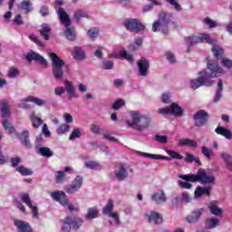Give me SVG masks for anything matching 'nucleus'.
Listing matches in <instances>:
<instances>
[{"instance_id": "nucleus-24", "label": "nucleus", "mask_w": 232, "mask_h": 232, "mask_svg": "<svg viewBox=\"0 0 232 232\" xmlns=\"http://www.w3.org/2000/svg\"><path fill=\"white\" fill-rule=\"evenodd\" d=\"M65 220L67 224H69V227H71V229H79L84 222L82 218H66Z\"/></svg>"}, {"instance_id": "nucleus-20", "label": "nucleus", "mask_w": 232, "mask_h": 232, "mask_svg": "<svg viewBox=\"0 0 232 232\" xmlns=\"http://www.w3.org/2000/svg\"><path fill=\"white\" fill-rule=\"evenodd\" d=\"M146 217L150 224H155L156 226L162 224V216L158 212L151 211L150 214H147Z\"/></svg>"}, {"instance_id": "nucleus-58", "label": "nucleus", "mask_w": 232, "mask_h": 232, "mask_svg": "<svg viewBox=\"0 0 232 232\" xmlns=\"http://www.w3.org/2000/svg\"><path fill=\"white\" fill-rule=\"evenodd\" d=\"M166 3H169L172 6H174V9L177 10V12H180L182 10V6L179 5L177 0H165Z\"/></svg>"}, {"instance_id": "nucleus-40", "label": "nucleus", "mask_w": 232, "mask_h": 232, "mask_svg": "<svg viewBox=\"0 0 232 232\" xmlns=\"http://www.w3.org/2000/svg\"><path fill=\"white\" fill-rule=\"evenodd\" d=\"M21 10H24V14H29V12H32L34 10L32 2H30V0H24L21 3Z\"/></svg>"}, {"instance_id": "nucleus-61", "label": "nucleus", "mask_w": 232, "mask_h": 232, "mask_svg": "<svg viewBox=\"0 0 232 232\" xmlns=\"http://www.w3.org/2000/svg\"><path fill=\"white\" fill-rule=\"evenodd\" d=\"M29 39H31V41H34V43H35V44H37L38 46H44V44H43L35 34H31L29 36Z\"/></svg>"}, {"instance_id": "nucleus-28", "label": "nucleus", "mask_w": 232, "mask_h": 232, "mask_svg": "<svg viewBox=\"0 0 232 232\" xmlns=\"http://www.w3.org/2000/svg\"><path fill=\"white\" fill-rule=\"evenodd\" d=\"M208 209L211 215H214L215 217H222V214L224 213V210L217 205V201H211L208 204Z\"/></svg>"}, {"instance_id": "nucleus-18", "label": "nucleus", "mask_w": 232, "mask_h": 232, "mask_svg": "<svg viewBox=\"0 0 232 232\" xmlns=\"http://www.w3.org/2000/svg\"><path fill=\"white\" fill-rule=\"evenodd\" d=\"M16 136L24 148H27V150L32 148V142H30V135L27 130H23L22 133H16Z\"/></svg>"}, {"instance_id": "nucleus-56", "label": "nucleus", "mask_w": 232, "mask_h": 232, "mask_svg": "<svg viewBox=\"0 0 232 232\" xmlns=\"http://www.w3.org/2000/svg\"><path fill=\"white\" fill-rule=\"evenodd\" d=\"M165 55L169 63H170V64H175V63H177L175 54L172 52H167Z\"/></svg>"}, {"instance_id": "nucleus-37", "label": "nucleus", "mask_w": 232, "mask_h": 232, "mask_svg": "<svg viewBox=\"0 0 232 232\" xmlns=\"http://www.w3.org/2000/svg\"><path fill=\"white\" fill-rule=\"evenodd\" d=\"M39 154L42 157H45L47 159H50V157H53V152L50 150L48 147H38Z\"/></svg>"}, {"instance_id": "nucleus-11", "label": "nucleus", "mask_w": 232, "mask_h": 232, "mask_svg": "<svg viewBox=\"0 0 232 232\" xmlns=\"http://www.w3.org/2000/svg\"><path fill=\"white\" fill-rule=\"evenodd\" d=\"M208 117V114L205 110H199L197 111L193 116L196 128H202V126L207 124Z\"/></svg>"}, {"instance_id": "nucleus-32", "label": "nucleus", "mask_w": 232, "mask_h": 232, "mask_svg": "<svg viewBox=\"0 0 232 232\" xmlns=\"http://www.w3.org/2000/svg\"><path fill=\"white\" fill-rule=\"evenodd\" d=\"M224 90V82L222 80H218V89L216 91L215 97L213 99L214 102H218L220 99H222V92Z\"/></svg>"}, {"instance_id": "nucleus-43", "label": "nucleus", "mask_w": 232, "mask_h": 232, "mask_svg": "<svg viewBox=\"0 0 232 232\" xmlns=\"http://www.w3.org/2000/svg\"><path fill=\"white\" fill-rule=\"evenodd\" d=\"M190 200H191V197L188 192H183L181 197L175 198L176 204H179L180 202H190Z\"/></svg>"}, {"instance_id": "nucleus-10", "label": "nucleus", "mask_w": 232, "mask_h": 232, "mask_svg": "<svg viewBox=\"0 0 232 232\" xmlns=\"http://www.w3.org/2000/svg\"><path fill=\"white\" fill-rule=\"evenodd\" d=\"M113 208H115V205L113 204V199H109L105 207L102 208V215H108V217L113 218L117 226H121V219H119V214L117 212H112Z\"/></svg>"}, {"instance_id": "nucleus-46", "label": "nucleus", "mask_w": 232, "mask_h": 232, "mask_svg": "<svg viewBox=\"0 0 232 232\" xmlns=\"http://www.w3.org/2000/svg\"><path fill=\"white\" fill-rule=\"evenodd\" d=\"M20 198L24 204H26L27 207L32 208V199H30V195H28V193L22 194Z\"/></svg>"}, {"instance_id": "nucleus-22", "label": "nucleus", "mask_w": 232, "mask_h": 232, "mask_svg": "<svg viewBox=\"0 0 232 232\" xmlns=\"http://www.w3.org/2000/svg\"><path fill=\"white\" fill-rule=\"evenodd\" d=\"M73 171V168L65 167L63 170H58L55 172V182L56 184H61L63 180H64V177H66L65 173H72Z\"/></svg>"}, {"instance_id": "nucleus-53", "label": "nucleus", "mask_w": 232, "mask_h": 232, "mask_svg": "<svg viewBox=\"0 0 232 232\" xmlns=\"http://www.w3.org/2000/svg\"><path fill=\"white\" fill-rule=\"evenodd\" d=\"M88 37H90V39H97V37H99V29L97 28H92L88 31L87 33Z\"/></svg>"}, {"instance_id": "nucleus-14", "label": "nucleus", "mask_w": 232, "mask_h": 232, "mask_svg": "<svg viewBox=\"0 0 232 232\" xmlns=\"http://www.w3.org/2000/svg\"><path fill=\"white\" fill-rule=\"evenodd\" d=\"M51 198L55 202L61 204V206L66 207L68 204V198L66 197V193L64 191L56 190L50 193Z\"/></svg>"}, {"instance_id": "nucleus-54", "label": "nucleus", "mask_w": 232, "mask_h": 232, "mask_svg": "<svg viewBox=\"0 0 232 232\" xmlns=\"http://www.w3.org/2000/svg\"><path fill=\"white\" fill-rule=\"evenodd\" d=\"M221 159H223L224 162H226L227 166L231 168L232 166V157L227 153L221 154Z\"/></svg>"}, {"instance_id": "nucleus-34", "label": "nucleus", "mask_w": 232, "mask_h": 232, "mask_svg": "<svg viewBox=\"0 0 232 232\" xmlns=\"http://www.w3.org/2000/svg\"><path fill=\"white\" fill-rule=\"evenodd\" d=\"M50 32H52L50 25L48 24H43L42 30H40V34L44 39H45V41L50 40Z\"/></svg>"}, {"instance_id": "nucleus-49", "label": "nucleus", "mask_w": 232, "mask_h": 232, "mask_svg": "<svg viewBox=\"0 0 232 232\" xmlns=\"http://www.w3.org/2000/svg\"><path fill=\"white\" fill-rule=\"evenodd\" d=\"M167 153L171 157V159H175L176 160H182V159H184V156L175 150H168Z\"/></svg>"}, {"instance_id": "nucleus-5", "label": "nucleus", "mask_w": 232, "mask_h": 232, "mask_svg": "<svg viewBox=\"0 0 232 232\" xmlns=\"http://www.w3.org/2000/svg\"><path fill=\"white\" fill-rule=\"evenodd\" d=\"M49 57L52 61L53 66V75L56 81H63V77H64V71L63 68L64 67V61L57 55L55 53H50Z\"/></svg>"}, {"instance_id": "nucleus-25", "label": "nucleus", "mask_w": 232, "mask_h": 232, "mask_svg": "<svg viewBox=\"0 0 232 232\" xmlns=\"http://www.w3.org/2000/svg\"><path fill=\"white\" fill-rule=\"evenodd\" d=\"M0 113L3 119H7V117H10V106L8 105V102L6 100L0 102Z\"/></svg>"}, {"instance_id": "nucleus-3", "label": "nucleus", "mask_w": 232, "mask_h": 232, "mask_svg": "<svg viewBox=\"0 0 232 232\" xmlns=\"http://www.w3.org/2000/svg\"><path fill=\"white\" fill-rule=\"evenodd\" d=\"M187 43L188 44V47L198 44L200 43H208V44H213L212 53H214V56L217 57V59H220L222 55H224V49L220 48V46L218 45H215L217 44V40L211 39L208 34H200L196 36H188L187 37Z\"/></svg>"}, {"instance_id": "nucleus-59", "label": "nucleus", "mask_w": 232, "mask_h": 232, "mask_svg": "<svg viewBox=\"0 0 232 232\" xmlns=\"http://www.w3.org/2000/svg\"><path fill=\"white\" fill-rule=\"evenodd\" d=\"M155 140L160 142V144H166L168 142V137L165 135H159L155 136Z\"/></svg>"}, {"instance_id": "nucleus-64", "label": "nucleus", "mask_w": 232, "mask_h": 232, "mask_svg": "<svg viewBox=\"0 0 232 232\" xmlns=\"http://www.w3.org/2000/svg\"><path fill=\"white\" fill-rule=\"evenodd\" d=\"M221 63L223 66H225V68H232V60L225 58L221 61Z\"/></svg>"}, {"instance_id": "nucleus-19", "label": "nucleus", "mask_w": 232, "mask_h": 232, "mask_svg": "<svg viewBox=\"0 0 232 232\" xmlns=\"http://www.w3.org/2000/svg\"><path fill=\"white\" fill-rule=\"evenodd\" d=\"M138 155H140V157H145L146 159H152V160H171V158L168 156H162L160 154H151V153H147V152H142V151H137Z\"/></svg>"}, {"instance_id": "nucleus-17", "label": "nucleus", "mask_w": 232, "mask_h": 232, "mask_svg": "<svg viewBox=\"0 0 232 232\" xmlns=\"http://www.w3.org/2000/svg\"><path fill=\"white\" fill-rule=\"evenodd\" d=\"M202 215H204V208H199L187 216L186 220L188 224H197Z\"/></svg>"}, {"instance_id": "nucleus-13", "label": "nucleus", "mask_w": 232, "mask_h": 232, "mask_svg": "<svg viewBox=\"0 0 232 232\" xmlns=\"http://www.w3.org/2000/svg\"><path fill=\"white\" fill-rule=\"evenodd\" d=\"M26 102H34L36 106H46V102L44 100L34 96H27L21 101L19 108H30Z\"/></svg>"}, {"instance_id": "nucleus-35", "label": "nucleus", "mask_w": 232, "mask_h": 232, "mask_svg": "<svg viewBox=\"0 0 232 232\" xmlns=\"http://www.w3.org/2000/svg\"><path fill=\"white\" fill-rule=\"evenodd\" d=\"M3 127L5 130V131H7L9 133V135H12L14 133H15V135H17V130H15V128H14V125L12 124V122H10V121L8 120H5L3 122Z\"/></svg>"}, {"instance_id": "nucleus-41", "label": "nucleus", "mask_w": 232, "mask_h": 232, "mask_svg": "<svg viewBox=\"0 0 232 232\" xmlns=\"http://www.w3.org/2000/svg\"><path fill=\"white\" fill-rule=\"evenodd\" d=\"M30 120L32 121L34 128H39L41 124H43V120L37 116H35V112H32L30 114Z\"/></svg>"}, {"instance_id": "nucleus-16", "label": "nucleus", "mask_w": 232, "mask_h": 232, "mask_svg": "<svg viewBox=\"0 0 232 232\" xmlns=\"http://www.w3.org/2000/svg\"><path fill=\"white\" fill-rule=\"evenodd\" d=\"M138 71L141 77H148V70L150 69V62L141 58L137 63Z\"/></svg>"}, {"instance_id": "nucleus-48", "label": "nucleus", "mask_w": 232, "mask_h": 232, "mask_svg": "<svg viewBox=\"0 0 232 232\" xmlns=\"http://www.w3.org/2000/svg\"><path fill=\"white\" fill-rule=\"evenodd\" d=\"M142 46V39L137 38L134 42V44H131L129 46V49L131 50V52H135V50H139V47Z\"/></svg>"}, {"instance_id": "nucleus-52", "label": "nucleus", "mask_w": 232, "mask_h": 232, "mask_svg": "<svg viewBox=\"0 0 232 232\" xmlns=\"http://www.w3.org/2000/svg\"><path fill=\"white\" fill-rule=\"evenodd\" d=\"M120 57L121 59H126L129 63H133V56L131 54H128L126 51H120Z\"/></svg>"}, {"instance_id": "nucleus-51", "label": "nucleus", "mask_w": 232, "mask_h": 232, "mask_svg": "<svg viewBox=\"0 0 232 232\" xmlns=\"http://www.w3.org/2000/svg\"><path fill=\"white\" fill-rule=\"evenodd\" d=\"M85 167L89 169H101V165L96 161H87L85 162Z\"/></svg>"}, {"instance_id": "nucleus-42", "label": "nucleus", "mask_w": 232, "mask_h": 232, "mask_svg": "<svg viewBox=\"0 0 232 232\" xmlns=\"http://www.w3.org/2000/svg\"><path fill=\"white\" fill-rule=\"evenodd\" d=\"M16 171L20 173V175H23V177L34 175V171H32V169L23 166L16 167Z\"/></svg>"}, {"instance_id": "nucleus-29", "label": "nucleus", "mask_w": 232, "mask_h": 232, "mask_svg": "<svg viewBox=\"0 0 232 232\" xmlns=\"http://www.w3.org/2000/svg\"><path fill=\"white\" fill-rule=\"evenodd\" d=\"M211 192V187H198L195 190V198H200L202 195H206L207 197H209Z\"/></svg>"}, {"instance_id": "nucleus-23", "label": "nucleus", "mask_w": 232, "mask_h": 232, "mask_svg": "<svg viewBox=\"0 0 232 232\" xmlns=\"http://www.w3.org/2000/svg\"><path fill=\"white\" fill-rule=\"evenodd\" d=\"M114 175L115 179H118L119 182H122L126 180L129 175L128 169H126V167H124V165H121L120 169L114 172Z\"/></svg>"}, {"instance_id": "nucleus-57", "label": "nucleus", "mask_w": 232, "mask_h": 232, "mask_svg": "<svg viewBox=\"0 0 232 232\" xmlns=\"http://www.w3.org/2000/svg\"><path fill=\"white\" fill-rule=\"evenodd\" d=\"M114 63L112 61L106 60L102 63V68L104 70H113Z\"/></svg>"}, {"instance_id": "nucleus-55", "label": "nucleus", "mask_w": 232, "mask_h": 232, "mask_svg": "<svg viewBox=\"0 0 232 232\" xmlns=\"http://www.w3.org/2000/svg\"><path fill=\"white\" fill-rule=\"evenodd\" d=\"M126 105V102H124V100L120 99L117 100L114 104L112 105L113 110H121V108H122V106Z\"/></svg>"}, {"instance_id": "nucleus-27", "label": "nucleus", "mask_w": 232, "mask_h": 232, "mask_svg": "<svg viewBox=\"0 0 232 232\" xmlns=\"http://www.w3.org/2000/svg\"><path fill=\"white\" fill-rule=\"evenodd\" d=\"M220 226V219L218 218H208L205 220V229H215Z\"/></svg>"}, {"instance_id": "nucleus-38", "label": "nucleus", "mask_w": 232, "mask_h": 232, "mask_svg": "<svg viewBox=\"0 0 232 232\" xmlns=\"http://www.w3.org/2000/svg\"><path fill=\"white\" fill-rule=\"evenodd\" d=\"M201 153L208 160H211L215 157V151L206 146L201 147Z\"/></svg>"}, {"instance_id": "nucleus-15", "label": "nucleus", "mask_w": 232, "mask_h": 232, "mask_svg": "<svg viewBox=\"0 0 232 232\" xmlns=\"http://www.w3.org/2000/svg\"><path fill=\"white\" fill-rule=\"evenodd\" d=\"M82 188V176H76L72 182L65 188L66 193L73 194Z\"/></svg>"}, {"instance_id": "nucleus-47", "label": "nucleus", "mask_w": 232, "mask_h": 232, "mask_svg": "<svg viewBox=\"0 0 232 232\" xmlns=\"http://www.w3.org/2000/svg\"><path fill=\"white\" fill-rule=\"evenodd\" d=\"M70 130V125L64 123L59 126V128L56 130V133L58 135H64L67 131Z\"/></svg>"}, {"instance_id": "nucleus-7", "label": "nucleus", "mask_w": 232, "mask_h": 232, "mask_svg": "<svg viewBox=\"0 0 232 232\" xmlns=\"http://www.w3.org/2000/svg\"><path fill=\"white\" fill-rule=\"evenodd\" d=\"M171 19H173V16L170 14L160 13L159 20L152 24V32H162L164 35H167L168 24H169Z\"/></svg>"}, {"instance_id": "nucleus-30", "label": "nucleus", "mask_w": 232, "mask_h": 232, "mask_svg": "<svg viewBox=\"0 0 232 232\" xmlns=\"http://www.w3.org/2000/svg\"><path fill=\"white\" fill-rule=\"evenodd\" d=\"M170 115H174V117H182L184 113V109L179 106L177 103H172L169 106Z\"/></svg>"}, {"instance_id": "nucleus-36", "label": "nucleus", "mask_w": 232, "mask_h": 232, "mask_svg": "<svg viewBox=\"0 0 232 232\" xmlns=\"http://www.w3.org/2000/svg\"><path fill=\"white\" fill-rule=\"evenodd\" d=\"M72 55L76 61H84L85 59L84 51L81 47H74Z\"/></svg>"}, {"instance_id": "nucleus-44", "label": "nucleus", "mask_w": 232, "mask_h": 232, "mask_svg": "<svg viewBox=\"0 0 232 232\" xmlns=\"http://www.w3.org/2000/svg\"><path fill=\"white\" fill-rule=\"evenodd\" d=\"M82 17H86L88 19L90 15H88V13H86L85 11L79 9L74 13V19L75 21H77V23H79Z\"/></svg>"}, {"instance_id": "nucleus-12", "label": "nucleus", "mask_w": 232, "mask_h": 232, "mask_svg": "<svg viewBox=\"0 0 232 232\" xmlns=\"http://www.w3.org/2000/svg\"><path fill=\"white\" fill-rule=\"evenodd\" d=\"M25 59H26V61H28V63H32V61L40 63V64L42 66H44V68H46V66H48V61H46V59L44 57L41 56V54H39V53H36L34 51L27 53L25 54Z\"/></svg>"}, {"instance_id": "nucleus-6", "label": "nucleus", "mask_w": 232, "mask_h": 232, "mask_svg": "<svg viewBox=\"0 0 232 232\" xmlns=\"http://www.w3.org/2000/svg\"><path fill=\"white\" fill-rule=\"evenodd\" d=\"M58 17L62 24L66 28L64 32L66 39L69 41H75V29L71 27L72 20H70V16L64 12V9H58Z\"/></svg>"}, {"instance_id": "nucleus-39", "label": "nucleus", "mask_w": 232, "mask_h": 232, "mask_svg": "<svg viewBox=\"0 0 232 232\" xmlns=\"http://www.w3.org/2000/svg\"><path fill=\"white\" fill-rule=\"evenodd\" d=\"M179 146H189L190 148H197L198 144L193 140L181 139L179 141Z\"/></svg>"}, {"instance_id": "nucleus-45", "label": "nucleus", "mask_w": 232, "mask_h": 232, "mask_svg": "<svg viewBox=\"0 0 232 232\" xmlns=\"http://www.w3.org/2000/svg\"><path fill=\"white\" fill-rule=\"evenodd\" d=\"M20 73L19 69L11 67L8 70L7 77H9V79H15L16 77H19Z\"/></svg>"}, {"instance_id": "nucleus-2", "label": "nucleus", "mask_w": 232, "mask_h": 232, "mask_svg": "<svg viewBox=\"0 0 232 232\" xmlns=\"http://www.w3.org/2000/svg\"><path fill=\"white\" fill-rule=\"evenodd\" d=\"M131 120H127L126 124L130 126V128H133L136 131H144V130H148L151 126V122L153 120L151 116L142 114V112L139 111H132L130 112Z\"/></svg>"}, {"instance_id": "nucleus-9", "label": "nucleus", "mask_w": 232, "mask_h": 232, "mask_svg": "<svg viewBox=\"0 0 232 232\" xmlns=\"http://www.w3.org/2000/svg\"><path fill=\"white\" fill-rule=\"evenodd\" d=\"M123 26L129 32H134L135 34H140V32H144L146 26L140 23V20L135 18H129L123 22Z\"/></svg>"}, {"instance_id": "nucleus-26", "label": "nucleus", "mask_w": 232, "mask_h": 232, "mask_svg": "<svg viewBox=\"0 0 232 232\" xmlns=\"http://www.w3.org/2000/svg\"><path fill=\"white\" fill-rule=\"evenodd\" d=\"M14 226L17 227L18 232H32V227L27 222L16 219L14 220Z\"/></svg>"}, {"instance_id": "nucleus-21", "label": "nucleus", "mask_w": 232, "mask_h": 232, "mask_svg": "<svg viewBox=\"0 0 232 232\" xmlns=\"http://www.w3.org/2000/svg\"><path fill=\"white\" fill-rule=\"evenodd\" d=\"M151 200L156 202V204H162L166 202L168 198H166V193H164V190L160 189L152 194Z\"/></svg>"}, {"instance_id": "nucleus-62", "label": "nucleus", "mask_w": 232, "mask_h": 232, "mask_svg": "<svg viewBox=\"0 0 232 232\" xmlns=\"http://www.w3.org/2000/svg\"><path fill=\"white\" fill-rule=\"evenodd\" d=\"M13 24H15L16 26H21V24H23V16H21V14H17L13 20Z\"/></svg>"}, {"instance_id": "nucleus-8", "label": "nucleus", "mask_w": 232, "mask_h": 232, "mask_svg": "<svg viewBox=\"0 0 232 232\" xmlns=\"http://www.w3.org/2000/svg\"><path fill=\"white\" fill-rule=\"evenodd\" d=\"M64 92H67L68 93V99L69 101H72V99H78L79 94L75 92V87H73V83L72 82L65 80L64 81V87H57L54 89V93L58 97H61Z\"/></svg>"}, {"instance_id": "nucleus-33", "label": "nucleus", "mask_w": 232, "mask_h": 232, "mask_svg": "<svg viewBox=\"0 0 232 232\" xmlns=\"http://www.w3.org/2000/svg\"><path fill=\"white\" fill-rule=\"evenodd\" d=\"M99 218V210L96 207L90 208L85 215V220H93V218Z\"/></svg>"}, {"instance_id": "nucleus-63", "label": "nucleus", "mask_w": 232, "mask_h": 232, "mask_svg": "<svg viewBox=\"0 0 232 232\" xmlns=\"http://www.w3.org/2000/svg\"><path fill=\"white\" fill-rule=\"evenodd\" d=\"M63 226L62 227L61 232H70L72 230L70 225L68 222H66V219L62 220Z\"/></svg>"}, {"instance_id": "nucleus-4", "label": "nucleus", "mask_w": 232, "mask_h": 232, "mask_svg": "<svg viewBox=\"0 0 232 232\" xmlns=\"http://www.w3.org/2000/svg\"><path fill=\"white\" fill-rule=\"evenodd\" d=\"M179 179L187 182H200V184H215V176H208L206 170L199 169L197 174L179 175Z\"/></svg>"}, {"instance_id": "nucleus-1", "label": "nucleus", "mask_w": 232, "mask_h": 232, "mask_svg": "<svg viewBox=\"0 0 232 232\" xmlns=\"http://www.w3.org/2000/svg\"><path fill=\"white\" fill-rule=\"evenodd\" d=\"M199 75L201 76L190 81L192 90H198L200 86H213L215 81L211 79L224 75V71L218 66V63L209 61L207 64V70L199 72Z\"/></svg>"}, {"instance_id": "nucleus-60", "label": "nucleus", "mask_w": 232, "mask_h": 232, "mask_svg": "<svg viewBox=\"0 0 232 232\" xmlns=\"http://www.w3.org/2000/svg\"><path fill=\"white\" fill-rule=\"evenodd\" d=\"M11 164L13 168H15V169H17V168H20L19 164H21V158L19 157L11 158Z\"/></svg>"}, {"instance_id": "nucleus-31", "label": "nucleus", "mask_w": 232, "mask_h": 232, "mask_svg": "<svg viewBox=\"0 0 232 232\" xmlns=\"http://www.w3.org/2000/svg\"><path fill=\"white\" fill-rule=\"evenodd\" d=\"M215 131H216V133H218V135H222V137H225L228 140H231V139H232L231 130H229L224 127L218 126V127H217Z\"/></svg>"}, {"instance_id": "nucleus-50", "label": "nucleus", "mask_w": 232, "mask_h": 232, "mask_svg": "<svg viewBox=\"0 0 232 232\" xmlns=\"http://www.w3.org/2000/svg\"><path fill=\"white\" fill-rule=\"evenodd\" d=\"M82 135L81 129H73L69 136V140H75V139H79Z\"/></svg>"}]
</instances>
